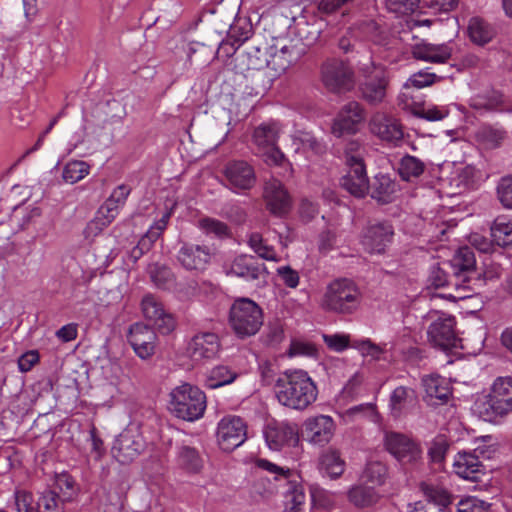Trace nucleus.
<instances>
[{
    "mask_svg": "<svg viewBox=\"0 0 512 512\" xmlns=\"http://www.w3.org/2000/svg\"><path fill=\"white\" fill-rule=\"evenodd\" d=\"M278 133L279 130L275 124H261L255 128L252 141L256 155L266 164L284 167L287 159L276 145Z\"/></svg>",
    "mask_w": 512,
    "mask_h": 512,
    "instance_id": "1a4fd4ad",
    "label": "nucleus"
},
{
    "mask_svg": "<svg viewBox=\"0 0 512 512\" xmlns=\"http://www.w3.org/2000/svg\"><path fill=\"white\" fill-rule=\"evenodd\" d=\"M224 174L228 186L235 191L249 190L256 182L254 168L243 160H234L227 163Z\"/></svg>",
    "mask_w": 512,
    "mask_h": 512,
    "instance_id": "4be33fe9",
    "label": "nucleus"
},
{
    "mask_svg": "<svg viewBox=\"0 0 512 512\" xmlns=\"http://www.w3.org/2000/svg\"><path fill=\"white\" fill-rule=\"evenodd\" d=\"M220 351V340L215 333L196 334L189 342L187 352L194 362L214 359Z\"/></svg>",
    "mask_w": 512,
    "mask_h": 512,
    "instance_id": "aec40b11",
    "label": "nucleus"
},
{
    "mask_svg": "<svg viewBox=\"0 0 512 512\" xmlns=\"http://www.w3.org/2000/svg\"><path fill=\"white\" fill-rule=\"evenodd\" d=\"M146 447L139 429L134 426L125 428L114 440L111 453L120 464L132 463Z\"/></svg>",
    "mask_w": 512,
    "mask_h": 512,
    "instance_id": "9b49d317",
    "label": "nucleus"
},
{
    "mask_svg": "<svg viewBox=\"0 0 512 512\" xmlns=\"http://www.w3.org/2000/svg\"><path fill=\"white\" fill-rule=\"evenodd\" d=\"M157 335L153 328L143 323L133 324L128 333V342L141 359H148L155 353Z\"/></svg>",
    "mask_w": 512,
    "mask_h": 512,
    "instance_id": "f3484780",
    "label": "nucleus"
},
{
    "mask_svg": "<svg viewBox=\"0 0 512 512\" xmlns=\"http://www.w3.org/2000/svg\"><path fill=\"white\" fill-rule=\"evenodd\" d=\"M248 245L260 258L270 261H279L273 246L269 245L263 236L253 232L248 236Z\"/></svg>",
    "mask_w": 512,
    "mask_h": 512,
    "instance_id": "ea45409f",
    "label": "nucleus"
},
{
    "mask_svg": "<svg viewBox=\"0 0 512 512\" xmlns=\"http://www.w3.org/2000/svg\"><path fill=\"white\" fill-rule=\"evenodd\" d=\"M467 30L470 40L479 46L490 42L495 35L491 25L479 17L470 19Z\"/></svg>",
    "mask_w": 512,
    "mask_h": 512,
    "instance_id": "473e14b6",
    "label": "nucleus"
},
{
    "mask_svg": "<svg viewBox=\"0 0 512 512\" xmlns=\"http://www.w3.org/2000/svg\"><path fill=\"white\" fill-rule=\"evenodd\" d=\"M65 502L55 490H45L36 503L37 512H65Z\"/></svg>",
    "mask_w": 512,
    "mask_h": 512,
    "instance_id": "a19ab883",
    "label": "nucleus"
},
{
    "mask_svg": "<svg viewBox=\"0 0 512 512\" xmlns=\"http://www.w3.org/2000/svg\"><path fill=\"white\" fill-rule=\"evenodd\" d=\"M264 196L270 212L276 216H283L291 208L290 197L283 184L277 179H271L265 184Z\"/></svg>",
    "mask_w": 512,
    "mask_h": 512,
    "instance_id": "a878e982",
    "label": "nucleus"
},
{
    "mask_svg": "<svg viewBox=\"0 0 512 512\" xmlns=\"http://www.w3.org/2000/svg\"><path fill=\"white\" fill-rule=\"evenodd\" d=\"M321 78L325 88L335 94L346 93L355 85L353 69L348 63L339 59H330L323 63Z\"/></svg>",
    "mask_w": 512,
    "mask_h": 512,
    "instance_id": "9d476101",
    "label": "nucleus"
},
{
    "mask_svg": "<svg viewBox=\"0 0 512 512\" xmlns=\"http://www.w3.org/2000/svg\"><path fill=\"white\" fill-rule=\"evenodd\" d=\"M491 236L498 246L512 248V222L496 220L491 226Z\"/></svg>",
    "mask_w": 512,
    "mask_h": 512,
    "instance_id": "c03bdc74",
    "label": "nucleus"
},
{
    "mask_svg": "<svg viewBox=\"0 0 512 512\" xmlns=\"http://www.w3.org/2000/svg\"><path fill=\"white\" fill-rule=\"evenodd\" d=\"M394 235L393 227L388 222L369 224L362 234L361 243L369 253H383Z\"/></svg>",
    "mask_w": 512,
    "mask_h": 512,
    "instance_id": "6ab92c4d",
    "label": "nucleus"
},
{
    "mask_svg": "<svg viewBox=\"0 0 512 512\" xmlns=\"http://www.w3.org/2000/svg\"><path fill=\"white\" fill-rule=\"evenodd\" d=\"M52 490L57 491L60 498L65 503L71 501L77 494L75 481L68 474H61L57 476Z\"/></svg>",
    "mask_w": 512,
    "mask_h": 512,
    "instance_id": "49530a36",
    "label": "nucleus"
},
{
    "mask_svg": "<svg viewBox=\"0 0 512 512\" xmlns=\"http://www.w3.org/2000/svg\"><path fill=\"white\" fill-rule=\"evenodd\" d=\"M176 464L179 469L189 474H198L204 467V461L199 451L188 445L178 447Z\"/></svg>",
    "mask_w": 512,
    "mask_h": 512,
    "instance_id": "7c9ffc66",
    "label": "nucleus"
},
{
    "mask_svg": "<svg viewBox=\"0 0 512 512\" xmlns=\"http://www.w3.org/2000/svg\"><path fill=\"white\" fill-rule=\"evenodd\" d=\"M397 183L388 174H377L369 184L370 195L381 204L393 201L397 192Z\"/></svg>",
    "mask_w": 512,
    "mask_h": 512,
    "instance_id": "c756f323",
    "label": "nucleus"
},
{
    "mask_svg": "<svg viewBox=\"0 0 512 512\" xmlns=\"http://www.w3.org/2000/svg\"><path fill=\"white\" fill-rule=\"evenodd\" d=\"M264 437L272 450H280L284 445L295 444L298 441L295 429L287 424L267 426L264 430Z\"/></svg>",
    "mask_w": 512,
    "mask_h": 512,
    "instance_id": "cd10ccee",
    "label": "nucleus"
},
{
    "mask_svg": "<svg viewBox=\"0 0 512 512\" xmlns=\"http://www.w3.org/2000/svg\"><path fill=\"white\" fill-rule=\"evenodd\" d=\"M502 104V97L500 94L494 93L492 95H475L469 101V106L475 110L493 111Z\"/></svg>",
    "mask_w": 512,
    "mask_h": 512,
    "instance_id": "09e8293b",
    "label": "nucleus"
},
{
    "mask_svg": "<svg viewBox=\"0 0 512 512\" xmlns=\"http://www.w3.org/2000/svg\"><path fill=\"white\" fill-rule=\"evenodd\" d=\"M436 80V75L434 73H429L426 71H419L413 74L406 83V86H413L416 88H423L429 85H432Z\"/></svg>",
    "mask_w": 512,
    "mask_h": 512,
    "instance_id": "69168bd1",
    "label": "nucleus"
},
{
    "mask_svg": "<svg viewBox=\"0 0 512 512\" xmlns=\"http://www.w3.org/2000/svg\"><path fill=\"white\" fill-rule=\"evenodd\" d=\"M480 139L489 148H496L501 145L506 137V132L502 129L494 128L492 126H484L478 133Z\"/></svg>",
    "mask_w": 512,
    "mask_h": 512,
    "instance_id": "3c124183",
    "label": "nucleus"
},
{
    "mask_svg": "<svg viewBox=\"0 0 512 512\" xmlns=\"http://www.w3.org/2000/svg\"><path fill=\"white\" fill-rule=\"evenodd\" d=\"M359 92L369 105L377 106L384 102L389 86L386 69L374 62L362 64L359 69Z\"/></svg>",
    "mask_w": 512,
    "mask_h": 512,
    "instance_id": "423d86ee",
    "label": "nucleus"
},
{
    "mask_svg": "<svg viewBox=\"0 0 512 512\" xmlns=\"http://www.w3.org/2000/svg\"><path fill=\"white\" fill-rule=\"evenodd\" d=\"M421 0H386V7L389 11L406 15L414 12Z\"/></svg>",
    "mask_w": 512,
    "mask_h": 512,
    "instance_id": "6e6d98bb",
    "label": "nucleus"
},
{
    "mask_svg": "<svg viewBox=\"0 0 512 512\" xmlns=\"http://www.w3.org/2000/svg\"><path fill=\"white\" fill-rule=\"evenodd\" d=\"M417 395L414 389L406 386L395 388L390 396V408L394 417H399L409 406L415 404Z\"/></svg>",
    "mask_w": 512,
    "mask_h": 512,
    "instance_id": "2f4dec72",
    "label": "nucleus"
},
{
    "mask_svg": "<svg viewBox=\"0 0 512 512\" xmlns=\"http://www.w3.org/2000/svg\"><path fill=\"white\" fill-rule=\"evenodd\" d=\"M386 450L402 465L416 464L422 458L420 445L398 432H387L384 437Z\"/></svg>",
    "mask_w": 512,
    "mask_h": 512,
    "instance_id": "f8f14e48",
    "label": "nucleus"
},
{
    "mask_svg": "<svg viewBox=\"0 0 512 512\" xmlns=\"http://www.w3.org/2000/svg\"><path fill=\"white\" fill-rule=\"evenodd\" d=\"M91 448L89 451V457L94 461L101 460L102 456L105 453V447L102 439L97 435V429L95 426H92L89 432Z\"/></svg>",
    "mask_w": 512,
    "mask_h": 512,
    "instance_id": "680f3d73",
    "label": "nucleus"
},
{
    "mask_svg": "<svg viewBox=\"0 0 512 512\" xmlns=\"http://www.w3.org/2000/svg\"><path fill=\"white\" fill-rule=\"evenodd\" d=\"M426 164L419 158L405 155L398 165V173L402 180L412 182L418 179L425 171Z\"/></svg>",
    "mask_w": 512,
    "mask_h": 512,
    "instance_id": "c9c22d12",
    "label": "nucleus"
},
{
    "mask_svg": "<svg viewBox=\"0 0 512 512\" xmlns=\"http://www.w3.org/2000/svg\"><path fill=\"white\" fill-rule=\"evenodd\" d=\"M141 307L144 317L152 321L160 333L169 334L174 330L175 321L172 315L165 312L162 303L154 295H145Z\"/></svg>",
    "mask_w": 512,
    "mask_h": 512,
    "instance_id": "412c9836",
    "label": "nucleus"
},
{
    "mask_svg": "<svg viewBox=\"0 0 512 512\" xmlns=\"http://www.w3.org/2000/svg\"><path fill=\"white\" fill-rule=\"evenodd\" d=\"M424 319L430 321L427 337L431 345L443 351L462 348V339L458 336L455 318L439 311H430Z\"/></svg>",
    "mask_w": 512,
    "mask_h": 512,
    "instance_id": "0eeeda50",
    "label": "nucleus"
},
{
    "mask_svg": "<svg viewBox=\"0 0 512 512\" xmlns=\"http://www.w3.org/2000/svg\"><path fill=\"white\" fill-rule=\"evenodd\" d=\"M300 55L301 51L297 49L296 45H284L272 56V63L277 66V69L285 71L292 63L297 61Z\"/></svg>",
    "mask_w": 512,
    "mask_h": 512,
    "instance_id": "37998d69",
    "label": "nucleus"
},
{
    "mask_svg": "<svg viewBox=\"0 0 512 512\" xmlns=\"http://www.w3.org/2000/svg\"><path fill=\"white\" fill-rule=\"evenodd\" d=\"M349 501L358 508H367L375 505L380 496L376 490L367 486H354L348 491Z\"/></svg>",
    "mask_w": 512,
    "mask_h": 512,
    "instance_id": "e433bc0d",
    "label": "nucleus"
},
{
    "mask_svg": "<svg viewBox=\"0 0 512 512\" xmlns=\"http://www.w3.org/2000/svg\"><path fill=\"white\" fill-rule=\"evenodd\" d=\"M360 302L361 292L356 284L348 279H338L328 285L322 305L328 311L351 314Z\"/></svg>",
    "mask_w": 512,
    "mask_h": 512,
    "instance_id": "39448f33",
    "label": "nucleus"
},
{
    "mask_svg": "<svg viewBox=\"0 0 512 512\" xmlns=\"http://www.w3.org/2000/svg\"><path fill=\"white\" fill-rule=\"evenodd\" d=\"M229 322L234 332L240 337L254 335L263 324L261 308L248 298L236 300L231 309Z\"/></svg>",
    "mask_w": 512,
    "mask_h": 512,
    "instance_id": "6e6552de",
    "label": "nucleus"
},
{
    "mask_svg": "<svg viewBox=\"0 0 512 512\" xmlns=\"http://www.w3.org/2000/svg\"><path fill=\"white\" fill-rule=\"evenodd\" d=\"M305 494L300 487H293L286 495V509L288 512H299L305 503Z\"/></svg>",
    "mask_w": 512,
    "mask_h": 512,
    "instance_id": "13d9d810",
    "label": "nucleus"
},
{
    "mask_svg": "<svg viewBox=\"0 0 512 512\" xmlns=\"http://www.w3.org/2000/svg\"><path fill=\"white\" fill-rule=\"evenodd\" d=\"M275 395L279 403L289 409L303 411L318 397V389L309 374L302 369H289L275 381Z\"/></svg>",
    "mask_w": 512,
    "mask_h": 512,
    "instance_id": "f257e3e1",
    "label": "nucleus"
},
{
    "mask_svg": "<svg viewBox=\"0 0 512 512\" xmlns=\"http://www.w3.org/2000/svg\"><path fill=\"white\" fill-rule=\"evenodd\" d=\"M247 438V426L238 416H226L218 423L217 442L221 450L231 452Z\"/></svg>",
    "mask_w": 512,
    "mask_h": 512,
    "instance_id": "ddd939ff",
    "label": "nucleus"
},
{
    "mask_svg": "<svg viewBox=\"0 0 512 512\" xmlns=\"http://www.w3.org/2000/svg\"><path fill=\"white\" fill-rule=\"evenodd\" d=\"M252 32V27L245 21L241 24L240 21L232 24L228 31V37L232 39L238 47H240L245 41H247Z\"/></svg>",
    "mask_w": 512,
    "mask_h": 512,
    "instance_id": "5fc2aeb1",
    "label": "nucleus"
},
{
    "mask_svg": "<svg viewBox=\"0 0 512 512\" xmlns=\"http://www.w3.org/2000/svg\"><path fill=\"white\" fill-rule=\"evenodd\" d=\"M420 488L428 500L427 503H433L439 508H444L445 511L453 501V496L443 487L423 482L420 484Z\"/></svg>",
    "mask_w": 512,
    "mask_h": 512,
    "instance_id": "4c0bfd02",
    "label": "nucleus"
},
{
    "mask_svg": "<svg viewBox=\"0 0 512 512\" xmlns=\"http://www.w3.org/2000/svg\"><path fill=\"white\" fill-rule=\"evenodd\" d=\"M487 507L486 502L475 497H467L458 503L457 512H485Z\"/></svg>",
    "mask_w": 512,
    "mask_h": 512,
    "instance_id": "e2e57ef3",
    "label": "nucleus"
},
{
    "mask_svg": "<svg viewBox=\"0 0 512 512\" xmlns=\"http://www.w3.org/2000/svg\"><path fill=\"white\" fill-rule=\"evenodd\" d=\"M284 338V329L280 322L276 321L274 323H270L267 327L266 332V343L268 345L274 346L279 344Z\"/></svg>",
    "mask_w": 512,
    "mask_h": 512,
    "instance_id": "774afa93",
    "label": "nucleus"
},
{
    "mask_svg": "<svg viewBox=\"0 0 512 512\" xmlns=\"http://www.w3.org/2000/svg\"><path fill=\"white\" fill-rule=\"evenodd\" d=\"M200 227L207 234H214L217 237H228L230 234L229 227L222 221L213 218H203L200 220Z\"/></svg>",
    "mask_w": 512,
    "mask_h": 512,
    "instance_id": "603ef678",
    "label": "nucleus"
},
{
    "mask_svg": "<svg viewBox=\"0 0 512 512\" xmlns=\"http://www.w3.org/2000/svg\"><path fill=\"white\" fill-rule=\"evenodd\" d=\"M449 265L452 269L451 284L455 290L456 299H465L472 296L484 284L481 272L477 271L475 253L471 247H460Z\"/></svg>",
    "mask_w": 512,
    "mask_h": 512,
    "instance_id": "f03ea898",
    "label": "nucleus"
},
{
    "mask_svg": "<svg viewBox=\"0 0 512 512\" xmlns=\"http://www.w3.org/2000/svg\"><path fill=\"white\" fill-rule=\"evenodd\" d=\"M425 390L424 400L430 406L443 405L448 402L452 391L446 380L440 376H427L422 380Z\"/></svg>",
    "mask_w": 512,
    "mask_h": 512,
    "instance_id": "bb28decb",
    "label": "nucleus"
},
{
    "mask_svg": "<svg viewBox=\"0 0 512 512\" xmlns=\"http://www.w3.org/2000/svg\"><path fill=\"white\" fill-rule=\"evenodd\" d=\"M453 468L454 472L465 480L483 485L488 481V473L485 466L474 452H458Z\"/></svg>",
    "mask_w": 512,
    "mask_h": 512,
    "instance_id": "2eb2a0df",
    "label": "nucleus"
},
{
    "mask_svg": "<svg viewBox=\"0 0 512 512\" xmlns=\"http://www.w3.org/2000/svg\"><path fill=\"white\" fill-rule=\"evenodd\" d=\"M305 433L310 442L327 444L335 432V423L330 416L318 415L308 418L304 423Z\"/></svg>",
    "mask_w": 512,
    "mask_h": 512,
    "instance_id": "393cba45",
    "label": "nucleus"
},
{
    "mask_svg": "<svg viewBox=\"0 0 512 512\" xmlns=\"http://www.w3.org/2000/svg\"><path fill=\"white\" fill-rule=\"evenodd\" d=\"M323 340L329 349L341 352L349 346V336L343 334L323 335Z\"/></svg>",
    "mask_w": 512,
    "mask_h": 512,
    "instance_id": "338daca9",
    "label": "nucleus"
},
{
    "mask_svg": "<svg viewBox=\"0 0 512 512\" xmlns=\"http://www.w3.org/2000/svg\"><path fill=\"white\" fill-rule=\"evenodd\" d=\"M317 349L309 342L293 340L290 344L288 355L293 356H315Z\"/></svg>",
    "mask_w": 512,
    "mask_h": 512,
    "instance_id": "052dcab7",
    "label": "nucleus"
},
{
    "mask_svg": "<svg viewBox=\"0 0 512 512\" xmlns=\"http://www.w3.org/2000/svg\"><path fill=\"white\" fill-rule=\"evenodd\" d=\"M319 469L330 478H338L345 470V462L336 450H328L319 458Z\"/></svg>",
    "mask_w": 512,
    "mask_h": 512,
    "instance_id": "f704fd0d",
    "label": "nucleus"
},
{
    "mask_svg": "<svg viewBox=\"0 0 512 512\" xmlns=\"http://www.w3.org/2000/svg\"><path fill=\"white\" fill-rule=\"evenodd\" d=\"M497 197L503 207L512 209V175L500 179L497 185Z\"/></svg>",
    "mask_w": 512,
    "mask_h": 512,
    "instance_id": "864d4df0",
    "label": "nucleus"
},
{
    "mask_svg": "<svg viewBox=\"0 0 512 512\" xmlns=\"http://www.w3.org/2000/svg\"><path fill=\"white\" fill-rule=\"evenodd\" d=\"M449 445L443 437L436 438L429 448L428 455L432 462L441 463L448 451Z\"/></svg>",
    "mask_w": 512,
    "mask_h": 512,
    "instance_id": "bf43d9fd",
    "label": "nucleus"
},
{
    "mask_svg": "<svg viewBox=\"0 0 512 512\" xmlns=\"http://www.w3.org/2000/svg\"><path fill=\"white\" fill-rule=\"evenodd\" d=\"M412 114L428 121H439L448 115V110L437 106L416 105L412 109Z\"/></svg>",
    "mask_w": 512,
    "mask_h": 512,
    "instance_id": "8fccbe9b",
    "label": "nucleus"
},
{
    "mask_svg": "<svg viewBox=\"0 0 512 512\" xmlns=\"http://www.w3.org/2000/svg\"><path fill=\"white\" fill-rule=\"evenodd\" d=\"M387 475L388 469L386 465L380 461L369 462L364 470V478L366 481L376 485L384 484Z\"/></svg>",
    "mask_w": 512,
    "mask_h": 512,
    "instance_id": "de8ad7c7",
    "label": "nucleus"
},
{
    "mask_svg": "<svg viewBox=\"0 0 512 512\" xmlns=\"http://www.w3.org/2000/svg\"><path fill=\"white\" fill-rule=\"evenodd\" d=\"M169 409L177 418L198 420L206 409L205 393L189 383L177 386L170 393Z\"/></svg>",
    "mask_w": 512,
    "mask_h": 512,
    "instance_id": "20e7f679",
    "label": "nucleus"
},
{
    "mask_svg": "<svg viewBox=\"0 0 512 512\" xmlns=\"http://www.w3.org/2000/svg\"><path fill=\"white\" fill-rule=\"evenodd\" d=\"M347 162L350 165V170L341 178L340 184L351 195L362 198L369 189L365 165L362 159L356 156L349 157Z\"/></svg>",
    "mask_w": 512,
    "mask_h": 512,
    "instance_id": "a211bd4d",
    "label": "nucleus"
},
{
    "mask_svg": "<svg viewBox=\"0 0 512 512\" xmlns=\"http://www.w3.org/2000/svg\"><path fill=\"white\" fill-rule=\"evenodd\" d=\"M130 191L131 189L125 184L116 187L110 197L99 208V214L107 215L108 218L114 220L118 214L119 207L125 204Z\"/></svg>",
    "mask_w": 512,
    "mask_h": 512,
    "instance_id": "72a5a7b5",
    "label": "nucleus"
},
{
    "mask_svg": "<svg viewBox=\"0 0 512 512\" xmlns=\"http://www.w3.org/2000/svg\"><path fill=\"white\" fill-rule=\"evenodd\" d=\"M237 374L227 366L219 365L214 367L206 379V386L210 389H216L232 383Z\"/></svg>",
    "mask_w": 512,
    "mask_h": 512,
    "instance_id": "79ce46f5",
    "label": "nucleus"
},
{
    "mask_svg": "<svg viewBox=\"0 0 512 512\" xmlns=\"http://www.w3.org/2000/svg\"><path fill=\"white\" fill-rule=\"evenodd\" d=\"M475 409L488 422H496L512 412V377L497 378L490 393L476 402Z\"/></svg>",
    "mask_w": 512,
    "mask_h": 512,
    "instance_id": "7ed1b4c3",
    "label": "nucleus"
},
{
    "mask_svg": "<svg viewBox=\"0 0 512 512\" xmlns=\"http://www.w3.org/2000/svg\"><path fill=\"white\" fill-rule=\"evenodd\" d=\"M89 173V165L84 161H71L63 169L62 177L67 183L74 184Z\"/></svg>",
    "mask_w": 512,
    "mask_h": 512,
    "instance_id": "a18cd8bd",
    "label": "nucleus"
},
{
    "mask_svg": "<svg viewBox=\"0 0 512 512\" xmlns=\"http://www.w3.org/2000/svg\"><path fill=\"white\" fill-rule=\"evenodd\" d=\"M148 273L151 281L160 289H170L175 283L173 272L165 265L151 264L148 267Z\"/></svg>",
    "mask_w": 512,
    "mask_h": 512,
    "instance_id": "58836bf2",
    "label": "nucleus"
},
{
    "mask_svg": "<svg viewBox=\"0 0 512 512\" xmlns=\"http://www.w3.org/2000/svg\"><path fill=\"white\" fill-rule=\"evenodd\" d=\"M411 54L417 60L445 63L450 59L452 50L447 45L419 43L412 46Z\"/></svg>",
    "mask_w": 512,
    "mask_h": 512,
    "instance_id": "c85d7f7f",
    "label": "nucleus"
},
{
    "mask_svg": "<svg viewBox=\"0 0 512 512\" xmlns=\"http://www.w3.org/2000/svg\"><path fill=\"white\" fill-rule=\"evenodd\" d=\"M112 221V218H108L107 215H100L98 211L97 216L87 224L84 230L85 237L89 238L97 236Z\"/></svg>",
    "mask_w": 512,
    "mask_h": 512,
    "instance_id": "4d7b16f0",
    "label": "nucleus"
},
{
    "mask_svg": "<svg viewBox=\"0 0 512 512\" xmlns=\"http://www.w3.org/2000/svg\"><path fill=\"white\" fill-rule=\"evenodd\" d=\"M429 282L435 288H441L444 286H451V274L448 275L442 268L434 266L431 269L429 275Z\"/></svg>",
    "mask_w": 512,
    "mask_h": 512,
    "instance_id": "0e129e2a",
    "label": "nucleus"
},
{
    "mask_svg": "<svg viewBox=\"0 0 512 512\" xmlns=\"http://www.w3.org/2000/svg\"><path fill=\"white\" fill-rule=\"evenodd\" d=\"M364 118L365 112L362 105L357 101H350L339 111L332 124L331 132L336 137L354 134Z\"/></svg>",
    "mask_w": 512,
    "mask_h": 512,
    "instance_id": "4468645a",
    "label": "nucleus"
},
{
    "mask_svg": "<svg viewBox=\"0 0 512 512\" xmlns=\"http://www.w3.org/2000/svg\"><path fill=\"white\" fill-rule=\"evenodd\" d=\"M211 250L208 246L192 243H182L179 248L176 259L178 263L186 270L202 271L209 263Z\"/></svg>",
    "mask_w": 512,
    "mask_h": 512,
    "instance_id": "5701e85b",
    "label": "nucleus"
},
{
    "mask_svg": "<svg viewBox=\"0 0 512 512\" xmlns=\"http://www.w3.org/2000/svg\"><path fill=\"white\" fill-rule=\"evenodd\" d=\"M370 131L383 141L397 144L403 139L402 126L398 119L385 112L374 113L369 121Z\"/></svg>",
    "mask_w": 512,
    "mask_h": 512,
    "instance_id": "dca6fc26",
    "label": "nucleus"
},
{
    "mask_svg": "<svg viewBox=\"0 0 512 512\" xmlns=\"http://www.w3.org/2000/svg\"><path fill=\"white\" fill-rule=\"evenodd\" d=\"M267 273L264 264L259 263L254 256L247 254L235 257L227 271V274L243 278L246 281L265 279Z\"/></svg>",
    "mask_w": 512,
    "mask_h": 512,
    "instance_id": "b1692460",
    "label": "nucleus"
}]
</instances>
